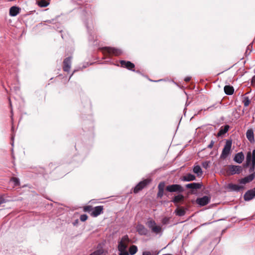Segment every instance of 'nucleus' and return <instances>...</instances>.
Here are the masks:
<instances>
[{
  "label": "nucleus",
  "mask_w": 255,
  "mask_h": 255,
  "mask_svg": "<svg viewBox=\"0 0 255 255\" xmlns=\"http://www.w3.org/2000/svg\"><path fill=\"white\" fill-rule=\"evenodd\" d=\"M137 251V247L135 245L131 246L129 248V253L131 255H133Z\"/></svg>",
  "instance_id": "27"
},
{
  "label": "nucleus",
  "mask_w": 255,
  "mask_h": 255,
  "mask_svg": "<svg viewBox=\"0 0 255 255\" xmlns=\"http://www.w3.org/2000/svg\"><path fill=\"white\" fill-rule=\"evenodd\" d=\"M92 210H93V208L91 206H87L84 207V211L85 212H88L91 213L92 212Z\"/></svg>",
  "instance_id": "31"
},
{
  "label": "nucleus",
  "mask_w": 255,
  "mask_h": 255,
  "mask_svg": "<svg viewBox=\"0 0 255 255\" xmlns=\"http://www.w3.org/2000/svg\"><path fill=\"white\" fill-rule=\"evenodd\" d=\"M196 179V177L194 175L188 173L182 177L181 180L183 181H191Z\"/></svg>",
  "instance_id": "18"
},
{
  "label": "nucleus",
  "mask_w": 255,
  "mask_h": 255,
  "mask_svg": "<svg viewBox=\"0 0 255 255\" xmlns=\"http://www.w3.org/2000/svg\"><path fill=\"white\" fill-rule=\"evenodd\" d=\"M71 57L65 58L63 61V70L65 72H68L70 71L71 65Z\"/></svg>",
  "instance_id": "11"
},
{
  "label": "nucleus",
  "mask_w": 255,
  "mask_h": 255,
  "mask_svg": "<svg viewBox=\"0 0 255 255\" xmlns=\"http://www.w3.org/2000/svg\"><path fill=\"white\" fill-rule=\"evenodd\" d=\"M184 196L179 194L177 196H175L174 198L172 199V202H173L175 204H177L179 203H182L184 200Z\"/></svg>",
  "instance_id": "23"
},
{
  "label": "nucleus",
  "mask_w": 255,
  "mask_h": 255,
  "mask_svg": "<svg viewBox=\"0 0 255 255\" xmlns=\"http://www.w3.org/2000/svg\"><path fill=\"white\" fill-rule=\"evenodd\" d=\"M246 163L248 165L252 163L251 169L254 170L255 167V149L253 150L252 153L248 152L246 157Z\"/></svg>",
  "instance_id": "5"
},
{
  "label": "nucleus",
  "mask_w": 255,
  "mask_h": 255,
  "mask_svg": "<svg viewBox=\"0 0 255 255\" xmlns=\"http://www.w3.org/2000/svg\"><path fill=\"white\" fill-rule=\"evenodd\" d=\"M19 13V8L15 6H13L10 8L9 15L11 16H15Z\"/></svg>",
  "instance_id": "20"
},
{
  "label": "nucleus",
  "mask_w": 255,
  "mask_h": 255,
  "mask_svg": "<svg viewBox=\"0 0 255 255\" xmlns=\"http://www.w3.org/2000/svg\"><path fill=\"white\" fill-rule=\"evenodd\" d=\"M252 85H255V75L252 78Z\"/></svg>",
  "instance_id": "40"
},
{
  "label": "nucleus",
  "mask_w": 255,
  "mask_h": 255,
  "mask_svg": "<svg viewBox=\"0 0 255 255\" xmlns=\"http://www.w3.org/2000/svg\"><path fill=\"white\" fill-rule=\"evenodd\" d=\"M149 183V180L146 179L140 182L134 188L133 192L135 193H137L142 190L147 184Z\"/></svg>",
  "instance_id": "7"
},
{
  "label": "nucleus",
  "mask_w": 255,
  "mask_h": 255,
  "mask_svg": "<svg viewBox=\"0 0 255 255\" xmlns=\"http://www.w3.org/2000/svg\"><path fill=\"white\" fill-rule=\"evenodd\" d=\"M232 142L231 140H227L222 150L220 158L226 159L231 153Z\"/></svg>",
  "instance_id": "3"
},
{
  "label": "nucleus",
  "mask_w": 255,
  "mask_h": 255,
  "mask_svg": "<svg viewBox=\"0 0 255 255\" xmlns=\"http://www.w3.org/2000/svg\"><path fill=\"white\" fill-rule=\"evenodd\" d=\"M103 52L108 53L110 55L119 56L122 54L121 50L111 47H105L102 48Z\"/></svg>",
  "instance_id": "4"
},
{
  "label": "nucleus",
  "mask_w": 255,
  "mask_h": 255,
  "mask_svg": "<svg viewBox=\"0 0 255 255\" xmlns=\"http://www.w3.org/2000/svg\"><path fill=\"white\" fill-rule=\"evenodd\" d=\"M136 229L138 234L140 235H146L148 233L147 229L142 225L138 224Z\"/></svg>",
  "instance_id": "14"
},
{
  "label": "nucleus",
  "mask_w": 255,
  "mask_h": 255,
  "mask_svg": "<svg viewBox=\"0 0 255 255\" xmlns=\"http://www.w3.org/2000/svg\"><path fill=\"white\" fill-rule=\"evenodd\" d=\"M202 184L199 183H192L186 185V188L189 189H197L201 188Z\"/></svg>",
  "instance_id": "22"
},
{
  "label": "nucleus",
  "mask_w": 255,
  "mask_h": 255,
  "mask_svg": "<svg viewBox=\"0 0 255 255\" xmlns=\"http://www.w3.org/2000/svg\"><path fill=\"white\" fill-rule=\"evenodd\" d=\"M142 255H152V254L149 251H145L143 252Z\"/></svg>",
  "instance_id": "39"
},
{
  "label": "nucleus",
  "mask_w": 255,
  "mask_h": 255,
  "mask_svg": "<svg viewBox=\"0 0 255 255\" xmlns=\"http://www.w3.org/2000/svg\"><path fill=\"white\" fill-rule=\"evenodd\" d=\"M193 171L194 173L196 174L198 176H200L203 173L202 170L199 165H195L194 166Z\"/></svg>",
  "instance_id": "26"
},
{
  "label": "nucleus",
  "mask_w": 255,
  "mask_h": 255,
  "mask_svg": "<svg viewBox=\"0 0 255 255\" xmlns=\"http://www.w3.org/2000/svg\"><path fill=\"white\" fill-rule=\"evenodd\" d=\"M246 136L250 142L253 143L255 142L254 131L252 129H249L247 130L246 132Z\"/></svg>",
  "instance_id": "16"
},
{
  "label": "nucleus",
  "mask_w": 255,
  "mask_h": 255,
  "mask_svg": "<svg viewBox=\"0 0 255 255\" xmlns=\"http://www.w3.org/2000/svg\"><path fill=\"white\" fill-rule=\"evenodd\" d=\"M169 218L165 217L162 220V223L163 225L167 224L169 223Z\"/></svg>",
  "instance_id": "35"
},
{
  "label": "nucleus",
  "mask_w": 255,
  "mask_h": 255,
  "mask_svg": "<svg viewBox=\"0 0 255 255\" xmlns=\"http://www.w3.org/2000/svg\"><path fill=\"white\" fill-rule=\"evenodd\" d=\"M103 206H98L93 208V210L91 213V215L93 217H96L103 213Z\"/></svg>",
  "instance_id": "12"
},
{
  "label": "nucleus",
  "mask_w": 255,
  "mask_h": 255,
  "mask_svg": "<svg viewBox=\"0 0 255 255\" xmlns=\"http://www.w3.org/2000/svg\"><path fill=\"white\" fill-rule=\"evenodd\" d=\"M210 199L207 196H204L201 198H198L196 200V203L200 206H204L208 204L210 202Z\"/></svg>",
  "instance_id": "8"
},
{
  "label": "nucleus",
  "mask_w": 255,
  "mask_h": 255,
  "mask_svg": "<svg viewBox=\"0 0 255 255\" xmlns=\"http://www.w3.org/2000/svg\"><path fill=\"white\" fill-rule=\"evenodd\" d=\"M228 187L230 190L234 191H239L243 188L242 186L238 184H234L232 183L229 184Z\"/></svg>",
  "instance_id": "21"
},
{
  "label": "nucleus",
  "mask_w": 255,
  "mask_h": 255,
  "mask_svg": "<svg viewBox=\"0 0 255 255\" xmlns=\"http://www.w3.org/2000/svg\"><path fill=\"white\" fill-rule=\"evenodd\" d=\"M187 209L184 207H178L175 210V213L179 217L183 216L186 213Z\"/></svg>",
  "instance_id": "19"
},
{
  "label": "nucleus",
  "mask_w": 255,
  "mask_h": 255,
  "mask_svg": "<svg viewBox=\"0 0 255 255\" xmlns=\"http://www.w3.org/2000/svg\"><path fill=\"white\" fill-rule=\"evenodd\" d=\"M104 253L103 249H99L94 251L90 254L89 255H103Z\"/></svg>",
  "instance_id": "30"
},
{
  "label": "nucleus",
  "mask_w": 255,
  "mask_h": 255,
  "mask_svg": "<svg viewBox=\"0 0 255 255\" xmlns=\"http://www.w3.org/2000/svg\"><path fill=\"white\" fill-rule=\"evenodd\" d=\"M243 103L244 106L248 107L251 103V100L248 97H244L243 100Z\"/></svg>",
  "instance_id": "29"
},
{
  "label": "nucleus",
  "mask_w": 255,
  "mask_h": 255,
  "mask_svg": "<svg viewBox=\"0 0 255 255\" xmlns=\"http://www.w3.org/2000/svg\"><path fill=\"white\" fill-rule=\"evenodd\" d=\"M166 190L170 192H182L184 191L183 188L178 184H173L167 186L166 188Z\"/></svg>",
  "instance_id": "6"
},
{
  "label": "nucleus",
  "mask_w": 255,
  "mask_h": 255,
  "mask_svg": "<svg viewBox=\"0 0 255 255\" xmlns=\"http://www.w3.org/2000/svg\"><path fill=\"white\" fill-rule=\"evenodd\" d=\"M4 202V200L2 197H0V205Z\"/></svg>",
  "instance_id": "41"
},
{
  "label": "nucleus",
  "mask_w": 255,
  "mask_h": 255,
  "mask_svg": "<svg viewBox=\"0 0 255 255\" xmlns=\"http://www.w3.org/2000/svg\"><path fill=\"white\" fill-rule=\"evenodd\" d=\"M214 141L213 140H211L210 143L208 145V147L209 148H212L214 145Z\"/></svg>",
  "instance_id": "37"
},
{
  "label": "nucleus",
  "mask_w": 255,
  "mask_h": 255,
  "mask_svg": "<svg viewBox=\"0 0 255 255\" xmlns=\"http://www.w3.org/2000/svg\"><path fill=\"white\" fill-rule=\"evenodd\" d=\"M80 219L82 222H84L87 220L88 216L86 214H83L80 216Z\"/></svg>",
  "instance_id": "33"
},
{
  "label": "nucleus",
  "mask_w": 255,
  "mask_h": 255,
  "mask_svg": "<svg viewBox=\"0 0 255 255\" xmlns=\"http://www.w3.org/2000/svg\"><path fill=\"white\" fill-rule=\"evenodd\" d=\"M130 242L128 235L123 236L118 243V251L120 252L119 255H128L127 248Z\"/></svg>",
  "instance_id": "1"
},
{
  "label": "nucleus",
  "mask_w": 255,
  "mask_h": 255,
  "mask_svg": "<svg viewBox=\"0 0 255 255\" xmlns=\"http://www.w3.org/2000/svg\"><path fill=\"white\" fill-rule=\"evenodd\" d=\"M49 4V2L46 0H39L38 1V5L41 7H46Z\"/></svg>",
  "instance_id": "28"
},
{
  "label": "nucleus",
  "mask_w": 255,
  "mask_h": 255,
  "mask_svg": "<svg viewBox=\"0 0 255 255\" xmlns=\"http://www.w3.org/2000/svg\"><path fill=\"white\" fill-rule=\"evenodd\" d=\"M244 159V155L242 152H240L235 154L234 160L238 163H242Z\"/></svg>",
  "instance_id": "17"
},
{
  "label": "nucleus",
  "mask_w": 255,
  "mask_h": 255,
  "mask_svg": "<svg viewBox=\"0 0 255 255\" xmlns=\"http://www.w3.org/2000/svg\"><path fill=\"white\" fill-rule=\"evenodd\" d=\"M164 182H160L158 185V190H164Z\"/></svg>",
  "instance_id": "34"
},
{
  "label": "nucleus",
  "mask_w": 255,
  "mask_h": 255,
  "mask_svg": "<svg viewBox=\"0 0 255 255\" xmlns=\"http://www.w3.org/2000/svg\"><path fill=\"white\" fill-rule=\"evenodd\" d=\"M229 126L228 125H226L224 127H221L218 134V136H222V135L224 134L226 132H228L229 129Z\"/></svg>",
  "instance_id": "24"
},
{
  "label": "nucleus",
  "mask_w": 255,
  "mask_h": 255,
  "mask_svg": "<svg viewBox=\"0 0 255 255\" xmlns=\"http://www.w3.org/2000/svg\"><path fill=\"white\" fill-rule=\"evenodd\" d=\"M11 181L13 182V184H14V186L18 185L19 184V180L17 178H15V177L12 178L11 179Z\"/></svg>",
  "instance_id": "32"
},
{
  "label": "nucleus",
  "mask_w": 255,
  "mask_h": 255,
  "mask_svg": "<svg viewBox=\"0 0 255 255\" xmlns=\"http://www.w3.org/2000/svg\"><path fill=\"white\" fill-rule=\"evenodd\" d=\"M255 174L252 173V174L244 177V178L241 179L240 181V182L241 184H245L247 183H249V182H251L252 181H253L254 180V179L255 178Z\"/></svg>",
  "instance_id": "15"
},
{
  "label": "nucleus",
  "mask_w": 255,
  "mask_h": 255,
  "mask_svg": "<svg viewBox=\"0 0 255 255\" xmlns=\"http://www.w3.org/2000/svg\"><path fill=\"white\" fill-rule=\"evenodd\" d=\"M214 107V106H212L209 107H208V108H207V110H212V108L213 107Z\"/></svg>",
  "instance_id": "43"
},
{
  "label": "nucleus",
  "mask_w": 255,
  "mask_h": 255,
  "mask_svg": "<svg viewBox=\"0 0 255 255\" xmlns=\"http://www.w3.org/2000/svg\"><path fill=\"white\" fill-rule=\"evenodd\" d=\"M225 93L228 95H231L234 93V89L233 87L226 85L224 87Z\"/></svg>",
  "instance_id": "25"
},
{
  "label": "nucleus",
  "mask_w": 255,
  "mask_h": 255,
  "mask_svg": "<svg viewBox=\"0 0 255 255\" xmlns=\"http://www.w3.org/2000/svg\"><path fill=\"white\" fill-rule=\"evenodd\" d=\"M120 64L121 65V66L124 68H126L127 69L131 70V71H134V64L132 63H131L130 61H126L125 60H121L120 61Z\"/></svg>",
  "instance_id": "9"
},
{
  "label": "nucleus",
  "mask_w": 255,
  "mask_h": 255,
  "mask_svg": "<svg viewBox=\"0 0 255 255\" xmlns=\"http://www.w3.org/2000/svg\"><path fill=\"white\" fill-rule=\"evenodd\" d=\"M202 165L204 168H207L208 166V162L205 161L202 163Z\"/></svg>",
  "instance_id": "38"
},
{
  "label": "nucleus",
  "mask_w": 255,
  "mask_h": 255,
  "mask_svg": "<svg viewBox=\"0 0 255 255\" xmlns=\"http://www.w3.org/2000/svg\"><path fill=\"white\" fill-rule=\"evenodd\" d=\"M146 225L150 229L152 233L155 234H162V227L160 225H157L156 223L153 220L149 219L146 222Z\"/></svg>",
  "instance_id": "2"
},
{
  "label": "nucleus",
  "mask_w": 255,
  "mask_h": 255,
  "mask_svg": "<svg viewBox=\"0 0 255 255\" xmlns=\"http://www.w3.org/2000/svg\"><path fill=\"white\" fill-rule=\"evenodd\" d=\"M164 190H158L157 195L158 197H161L163 195Z\"/></svg>",
  "instance_id": "36"
},
{
  "label": "nucleus",
  "mask_w": 255,
  "mask_h": 255,
  "mask_svg": "<svg viewBox=\"0 0 255 255\" xmlns=\"http://www.w3.org/2000/svg\"><path fill=\"white\" fill-rule=\"evenodd\" d=\"M229 170L232 175L239 174L242 171V168L241 166L230 165L229 166Z\"/></svg>",
  "instance_id": "13"
},
{
  "label": "nucleus",
  "mask_w": 255,
  "mask_h": 255,
  "mask_svg": "<svg viewBox=\"0 0 255 255\" xmlns=\"http://www.w3.org/2000/svg\"><path fill=\"white\" fill-rule=\"evenodd\" d=\"M255 197V188L248 190L244 195V199L245 201H250Z\"/></svg>",
  "instance_id": "10"
},
{
  "label": "nucleus",
  "mask_w": 255,
  "mask_h": 255,
  "mask_svg": "<svg viewBox=\"0 0 255 255\" xmlns=\"http://www.w3.org/2000/svg\"><path fill=\"white\" fill-rule=\"evenodd\" d=\"M190 80V77H186L185 79V81L186 82H188Z\"/></svg>",
  "instance_id": "42"
}]
</instances>
